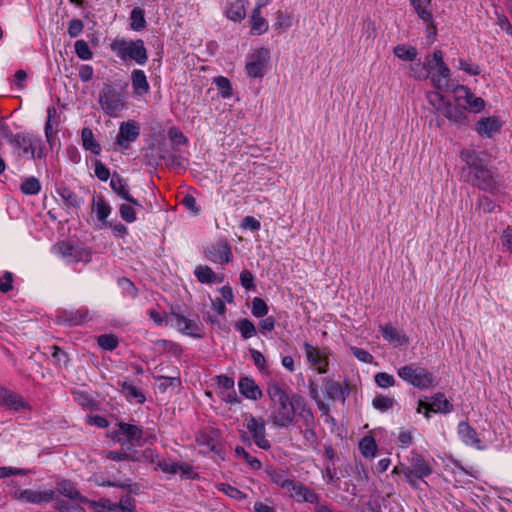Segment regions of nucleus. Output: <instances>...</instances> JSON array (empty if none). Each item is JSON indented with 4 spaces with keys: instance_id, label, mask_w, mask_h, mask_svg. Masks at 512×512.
Masks as SVG:
<instances>
[{
    "instance_id": "1",
    "label": "nucleus",
    "mask_w": 512,
    "mask_h": 512,
    "mask_svg": "<svg viewBox=\"0 0 512 512\" xmlns=\"http://www.w3.org/2000/svg\"><path fill=\"white\" fill-rule=\"evenodd\" d=\"M267 394L271 400V414L269 416L272 424L278 428H287L293 424L296 408L304 402L299 395L290 397L286 385L273 382L267 387Z\"/></svg>"
},
{
    "instance_id": "2",
    "label": "nucleus",
    "mask_w": 512,
    "mask_h": 512,
    "mask_svg": "<svg viewBox=\"0 0 512 512\" xmlns=\"http://www.w3.org/2000/svg\"><path fill=\"white\" fill-rule=\"evenodd\" d=\"M462 161H464L470 169L468 181L472 185L481 190H492L495 182L491 171L484 166L479 154L474 150H462L460 153Z\"/></svg>"
},
{
    "instance_id": "3",
    "label": "nucleus",
    "mask_w": 512,
    "mask_h": 512,
    "mask_svg": "<svg viewBox=\"0 0 512 512\" xmlns=\"http://www.w3.org/2000/svg\"><path fill=\"white\" fill-rule=\"evenodd\" d=\"M110 48L123 61L133 60L139 65H144L148 60L147 49L142 39H115Z\"/></svg>"
},
{
    "instance_id": "4",
    "label": "nucleus",
    "mask_w": 512,
    "mask_h": 512,
    "mask_svg": "<svg viewBox=\"0 0 512 512\" xmlns=\"http://www.w3.org/2000/svg\"><path fill=\"white\" fill-rule=\"evenodd\" d=\"M397 374L403 381L421 390L434 386L433 374L420 366L405 365L398 369Z\"/></svg>"
},
{
    "instance_id": "5",
    "label": "nucleus",
    "mask_w": 512,
    "mask_h": 512,
    "mask_svg": "<svg viewBox=\"0 0 512 512\" xmlns=\"http://www.w3.org/2000/svg\"><path fill=\"white\" fill-rule=\"evenodd\" d=\"M10 145L17 150L18 157L35 159L42 157L41 140L29 133H17L16 137L10 140Z\"/></svg>"
},
{
    "instance_id": "6",
    "label": "nucleus",
    "mask_w": 512,
    "mask_h": 512,
    "mask_svg": "<svg viewBox=\"0 0 512 512\" xmlns=\"http://www.w3.org/2000/svg\"><path fill=\"white\" fill-rule=\"evenodd\" d=\"M98 103L103 112L110 117H117L125 108L123 95L109 84L104 85L100 91Z\"/></svg>"
},
{
    "instance_id": "7",
    "label": "nucleus",
    "mask_w": 512,
    "mask_h": 512,
    "mask_svg": "<svg viewBox=\"0 0 512 512\" xmlns=\"http://www.w3.org/2000/svg\"><path fill=\"white\" fill-rule=\"evenodd\" d=\"M245 427L249 436L244 432L241 436L243 441H252L257 447L263 450L271 448L270 441L266 438V426L263 418H256L249 415L245 419Z\"/></svg>"
},
{
    "instance_id": "8",
    "label": "nucleus",
    "mask_w": 512,
    "mask_h": 512,
    "mask_svg": "<svg viewBox=\"0 0 512 512\" xmlns=\"http://www.w3.org/2000/svg\"><path fill=\"white\" fill-rule=\"evenodd\" d=\"M430 61H432L434 66V70H431V74L429 76L432 85L438 90H448L451 72L443 60L442 51L435 50Z\"/></svg>"
},
{
    "instance_id": "9",
    "label": "nucleus",
    "mask_w": 512,
    "mask_h": 512,
    "mask_svg": "<svg viewBox=\"0 0 512 512\" xmlns=\"http://www.w3.org/2000/svg\"><path fill=\"white\" fill-rule=\"evenodd\" d=\"M270 60V51L261 47L248 56L245 70L252 78H263Z\"/></svg>"
},
{
    "instance_id": "10",
    "label": "nucleus",
    "mask_w": 512,
    "mask_h": 512,
    "mask_svg": "<svg viewBox=\"0 0 512 512\" xmlns=\"http://www.w3.org/2000/svg\"><path fill=\"white\" fill-rule=\"evenodd\" d=\"M54 251L67 259L69 262H84L91 261V251L87 248L75 246L71 242L61 241L54 245Z\"/></svg>"
},
{
    "instance_id": "11",
    "label": "nucleus",
    "mask_w": 512,
    "mask_h": 512,
    "mask_svg": "<svg viewBox=\"0 0 512 512\" xmlns=\"http://www.w3.org/2000/svg\"><path fill=\"white\" fill-rule=\"evenodd\" d=\"M14 500L29 503L43 504L53 501L56 497V491L53 489L38 491L32 489H18L11 494Z\"/></svg>"
},
{
    "instance_id": "12",
    "label": "nucleus",
    "mask_w": 512,
    "mask_h": 512,
    "mask_svg": "<svg viewBox=\"0 0 512 512\" xmlns=\"http://www.w3.org/2000/svg\"><path fill=\"white\" fill-rule=\"evenodd\" d=\"M205 258L213 263L225 265L233 257L231 247L226 239H219L204 250Z\"/></svg>"
},
{
    "instance_id": "13",
    "label": "nucleus",
    "mask_w": 512,
    "mask_h": 512,
    "mask_svg": "<svg viewBox=\"0 0 512 512\" xmlns=\"http://www.w3.org/2000/svg\"><path fill=\"white\" fill-rule=\"evenodd\" d=\"M408 469L411 471V479L416 481L417 479L423 480L433 472L429 461L416 450L410 452V456L408 457Z\"/></svg>"
},
{
    "instance_id": "14",
    "label": "nucleus",
    "mask_w": 512,
    "mask_h": 512,
    "mask_svg": "<svg viewBox=\"0 0 512 512\" xmlns=\"http://www.w3.org/2000/svg\"><path fill=\"white\" fill-rule=\"evenodd\" d=\"M118 429L115 431V439L122 446L127 443L139 444L143 438V430L140 426L119 422Z\"/></svg>"
},
{
    "instance_id": "15",
    "label": "nucleus",
    "mask_w": 512,
    "mask_h": 512,
    "mask_svg": "<svg viewBox=\"0 0 512 512\" xmlns=\"http://www.w3.org/2000/svg\"><path fill=\"white\" fill-rule=\"evenodd\" d=\"M91 320L90 312L87 308L61 310L56 315V322L60 325L78 326Z\"/></svg>"
},
{
    "instance_id": "16",
    "label": "nucleus",
    "mask_w": 512,
    "mask_h": 512,
    "mask_svg": "<svg viewBox=\"0 0 512 512\" xmlns=\"http://www.w3.org/2000/svg\"><path fill=\"white\" fill-rule=\"evenodd\" d=\"M175 327L178 331L194 338H202L204 327L201 322L188 319L184 315L176 312L171 313Z\"/></svg>"
},
{
    "instance_id": "17",
    "label": "nucleus",
    "mask_w": 512,
    "mask_h": 512,
    "mask_svg": "<svg viewBox=\"0 0 512 512\" xmlns=\"http://www.w3.org/2000/svg\"><path fill=\"white\" fill-rule=\"evenodd\" d=\"M455 99L458 103L464 100L465 105L470 111L478 113L485 108V101L481 97L475 96L471 90L464 85H457L453 89Z\"/></svg>"
},
{
    "instance_id": "18",
    "label": "nucleus",
    "mask_w": 512,
    "mask_h": 512,
    "mask_svg": "<svg viewBox=\"0 0 512 512\" xmlns=\"http://www.w3.org/2000/svg\"><path fill=\"white\" fill-rule=\"evenodd\" d=\"M422 408H424L426 411L424 413V416L426 418H429L430 412L435 413H449L453 410V405L450 403L448 399L444 396L443 393H436L434 396H432L431 403H427L425 401L420 400L418 403L417 412L420 413Z\"/></svg>"
},
{
    "instance_id": "19",
    "label": "nucleus",
    "mask_w": 512,
    "mask_h": 512,
    "mask_svg": "<svg viewBox=\"0 0 512 512\" xmlns=\"http://www.w3.org/2000/svg\"><path fill=\"white\" fill-rule=\"evenodd\" d=\"M0 405L14 411L31 410V406L21 395L3 386H0Z\"/></svg>"
},
{
    "instance_id": "20",
    "label": "nucleus",
    "mask_w": 512,
    "mask_h": 512,
    "mask_svg": "<svg viewBox=\"0 0 512 512\" xmlns=\"http://www.w3.org/2000/svg\"><path fill=\"white\" fill-rule=\"evenodd\" d=\"M140 134V127L137 122L130 120L120 125L116 137V144L123 148H129L130 142H134Z\"/></svg>"
},
{
    "instance_id": "21",
    "label": "nucleus",
    "mask_w": 512,
    "mask_h": 512,
    "mask_svg": "<svg viewBox=\"0 0 512 512\" xmlns=\"http://www.w3.org/2000/svg\"><path fill=\"white\" fill-rule=\"evenodd\" d=\"M289 492L290 497L294 498L297 502L318 504L320 501V496L300 481L293 480Z\"/></svg>"
},
{
    "instance_id": "22",
    "label": "nucleus",
    "mask_w": 512,
    "mask_h": 512,
    "mask_svg": "<svg viewBox=\"0 0 512 512\" xmlns=\"http://www.w3.org/2000/svg\"><path fill=\"white\" fill-rule=\"evenodd\" d=\"M57 492L71 500H76L83 504H90L93 507L99 506L95 501H90L88 498L83 496L80 491L76 488L75 484L70 480H62L57 483Z\"/></svg>"
},
{
    "instance_id": "23",
    "label": "nucleus",
    "mask_w": 512,
    "mask_h": 512,
    "mask_svg": "<svg viewBox=\"0 0 512 512\" xmlns=\"http://www.w3.org/2000/svg\"><path fill=\"white\" fill-rule=\"evenodd\" d=\"M304 349L308 362L315 366L319 373H326L329 364L327 356L322 354L317 347L309 344L308 342L304 343Z\"/></svg>"
},
{
    "instance_id": "24",
    "label": "nucleus",
    "mask_w": 512,
    "mask_h": 512,
    "mask_svg": "<svg viewBox=\"0 0 512 512\" xmlns=\"http://www.w3.org/2000/svg\"><path fill=\"white\" fill-rule=\"evenodd\" d=\"M110 186L112 190L122 199L128 201L130 204L134 206L142 207L139 201L131 196L129 192V187L125 179H123L119 174H113L110 181Z\"/></svg>"
},
{
    "instance_id": "25",
    "label": "nucleus",
    "mask_w": 512,
    "mask_h": 512,
    "mask_svg": "<svg viewBox=\"0 0 512 512\" xmlns=\"http://www.w3.org/2000/svg\"><path fill=\"white\" fill-rule=\"evenodd\" d=\"M502 127L501 122L495 116L481 118L476 123V131L482 137L491 138L495 133L499 132Z\"/></svg>"
},
{
    "instance_id": "26",
    "label": "nucleus",
    "mask_w": 512,
    "mask_h": 512,
    "mask_svg": "<svg viewBox=\"0 0 512 512\" xmlns=\"http://www.w3.org/2000/svg\"><path fill=\"white\" fill-rule=\"evenodd\" d=\"M265 473L273 483L283 489H286L287 491H290V486L293 482V479L289 478V472L287 470L276 468L270 465L265 468Z\"/></svg>"
},
{
    "instance_id": "27",
    "label": "nucleus",
    "mask_w": 512,
    "mask_h": 512,
    "mask_svg": "<svg viewBox=\"0 0 512 512\" xmlns=\"http://www.w3.org/2000/svg\"><path fill=\"white\" fill-rule=\"evenodd\" d=\"M238 387L240 393L248 399L258 400L263 396L260 387L256 384L254 379L250 377H241L238 382Z\"/></svg>"
},
{
    "instance_id": "28",
    "label": "nucleus",
    "mask_w": 512,
    "mask_h": 512,
    "mask_svg": "<svg viewBox=\"0 0 512 512\" xmlns=\"http://www.w3.org/2000/svg\"><path fill=\"white\" fill-rule=\"evenodd\" d=\"M247 0H232L228 2L225 15L233 22H241L246 17Z\"/></svg>"
},
{
    "instance_id": "29",
    "label": "nucleus",
    "mask_w": 512,
    "mask_h": 512,
    "mask_svg": "<svg viewBox=\"0 0 512 512\" xmlns=\"http://www.w3.org/2000/svg\"><path fill=\"white\" fill-rule=\"evenodd\" d=\"M442 113L450 122L458 127L466 126L468 124V117L465 111L451 103H447V105H445Z\"/></svg>"
},
{
    "instance_id": "30",
    "label": "nucleus",
    "mask_w": 512,
    "mask_h": 512,
    "mask_svg": "<svg viewBox=\"0 0 512 512\" xmlns=\"http://www.w3.org/2000/svg\"><path fill=\"white\" fill-rule=\"evenodd\" d=\"M131 83L135 95L143 96L150 91V85L143 70L134 69L132 71Z\"/></svg>"
},
{
    "instance_id": "31",
    "label": "nucleus",
    "mask_w": 512,
    "mask_h": 512,
    "mask_svg": "<svg viewBox=\"0 0 512 512\" xmlns=\"http://www.w3.org/2000/svg\"><path fill=\"white\" fill-rule=\"evenodd\" d=\"M458 434L466 445L480 448L481 440L476 430L472 428L468 422L463 421L458 424Z\"/></svg>"
},
{
    "instance_id": "32",
    "label": "nucleus",
    "mask_w": 512,
    "mask_h": 512,
    "mask_svg": "<svg viewBox=\"0 0 512 512\" xmlns=\"http://www.w3.org/2000/svg\"><path fill=\"white\" fill-rule=\"evenodd\" d=\"M382 337L391 344L404 345L408 343V337L401 334L392 324L380 326Z\"/></svg>"
},
{
    "instance_id": "33",
    "label": "nucleus",
    "mask_w": 512,
    "mask_h": 512,
    "mask_svg": "<svg viewBox=\"0 0 512 512\" xmlns=\"http://www.w3.org/2000/svg\"><path fill=\"white\" fill-rule=\"evenodd\" d=\"M250 34L260 36L268 31L269 23L262 16V12L252 11L249 17Z\"/></svg>"
},
{
    "instance_id": "34",
    "label": "nucleus",
    "mask_w": 512,
    "mask_h": 512,
    "mask_svg": "<svg viewBox=\"0 0 512 512\" xmlns=\"http://www.w3.org/2000/svg\"><path fill=\"white\" fill-rule=\"evenodd\" d=\"M81 143L83 148L86 151L91 152L94 155H99L101 153V145L95 139L94 133L91 128L84 127L81 130Z\"/></svg>"
},
{
    "instance_id": "35",
    "label": "nucleus",
    "mask_w": 512,
    "mask_h": 512,
    "mask_svg": "<svg viewBox=\"0 0 512 512\" xmlns=\"http://www.w3.org/2000/svg\"><path fill=\"white\" fill-rule=\"evenodd\" d=\"M323 384L328 399L345 401V390L341 383L330 378H324Z\"/></svg>"
},
{
    "instance_id": "36",
    "label": "nucleus",
    "mask_w": 512,
    "mask_h": 512,
    "mask_svg": "<svg viewBox=\"0 0 512 512\" xmlns=\"http://www.w3.org/2000/svg\"><path fill=\"white\" fill-rule=\"evenodd\" d=\"M431 70H434L432 61L427 60L425 63L418 61L410 65L409 76L416 80H426L429 78Z\"/></svg>"
},
{
    "instance_id": "37",
    "label": "nucleus",
    "mask_w": 512,
    "mask_h": 512,
    "mask_svg": "<svg viewBox=\"0 0 512 512\" xmlns=\"http://www.w3.org/2000/svg\"><path fill=\"white\" fill-rule=\"evenodd\" d=\"M122 394L129 400L134 399L137 403L143 404L146 400L143 392L136 387L131 381L124 380L119 383Z\"/></svg>"
},
{
    "instance_id": "38",
    "label": "nucleus",
    "mask_w": 512,
    "mask_h": 512,
    "mask_svg": "<svg viewBox=\"0 0 512 512\" xmlns=\"http://www.w3.org/2000/svg\"><path fill=\"white\" fill-rule=\"evenodd\" d=\"M417 15L425 23L431 24L433 22L432 12L430 10L431 0H411Z\"/></svg>"
},
{
    "instance_id": "39",
    "label": "nucleus",
    "mask_w": 512,
    "mask_h": 512,
    "mask_svg": "<svg viewBox=\"0 0 512 512\" xmlns=\"http://www.w3.org/2000/svg\"><path fill=\"white\" fill-rule=\"evenodd\" d=\"M196 279L200 283H215L217 282V275L215 272L207 265H199L195 268L194 271Z\"/></svg>"
},
{
    "instance_id": "40",
    "label": "nucleus",
    "mask_w": 512,
    "mask_h": 512,
    "mask_svg": "<svg viewBox=\"0 0 512 512\" xmlns=\"http://www.w3.org/2000/svg\"><path fill=\"white\" fill-rule=\"evenodd\" d=\"M394 55L404 61H414L418 55L417 49L413 46L399 44L393 49Z\"/></svg>"
},
{
    "instance_id": "41",
    "label": "nucleus",
    "mask_w": 512,
    "mask_h": 512,
    "mask_svg": "<svg viewBox=\"0 0 512 512\" xmlns=\"http://www.w3.org/2000/svg\"><path fill=\"white\" fill-rule=\"evenodd\" d=\"M20 190L25 195H36L41 190V183L34 176L27 177L21 183Z\"/></svg>"
},
{
    "instance_id": "42",
    "label": "nucleus",
    "mask_w": 512,
    "mask_h": 512,
    "mask_svg": "<svg viewBox=\"0 0 512 512\" xmlns=\"http://www.w3.org/2000/svg\"><path fill=\"white\" fill-rule=\"evenodd\" d=\"M54 125H58L57 110L55 107H49L47 109V121L45 123V136L48 142L51 141L56 133L53 129Z\"/></svg>"
},
{
    "instance_id": "43",
    "label": "nucleus",
    "mask_w": 512,
    "mask_h": 512,
    "mask_svg": "<svg viewBox=\"0 0 512 512\" xmlns=\"http://www.w3.org/2000/svg\"><path fill=\"white\" fill-rule=\"evenodd\" d=\"M235 454L238 458L243 459L252 470H260L262 468L261 461L250 455L243 447L237 446L235 448Z\"/></svg>"
},
{
    "instance_id": "44",
    "label": "nucleus",
    "mask_w": 512,
    "mask_h": 512,
    "mask_svg": "<svg viewBox=\"0 0 512 512\" xmlns=\"http://www.w3.org/2000/svg\"><path fill=\"white\" fill-rule=\"evenodd\" d=\"M131 28L140 31L146 27L145 12L139 7H135L130 14Z\"/></svg>"
},
{
    "instance_id": "45",
    "label": "nucleus",
    "mask_w": 512,
    "mask_h": 512,
    "mask_svg": "<svg viewBox=\"0 0 512 512\" xmlns=\"http://www.w3.org/2000/svg\"><path fill=\"white\" fill-rule=\"evenodd\" d=\"M58 194H59L60 198L62 199V201L67 206H71L74 208L80 206V203H81L80 199L71 189H69L67 187H62V188L58 189Z\"/></svg>"
},
{
    "instance_id": "46",
    "label": "nucleus",
    "mask_w": 512,
    "mask_h": 512,
    "mask_svg": "<svg viewBox=\"0 0 512 512\" xmlns=\"http://www.w3.org/2000/svg\"><path fill=\"white\" fill-rule=\"evenodd\" d=\"M235 328L241 333L244 339H249L256 334L254 324L248 319H241L236 322Z\"/></svg>"
},
{
    "instance_id": "47",
    "label": "nucleus",
    "mask_w": 512,
    "mask_h": 512,
    "mask_svg": "<svg viewBox=\"0 0 512 512\" xmlns=\"http://www.w3.org/2000/svg\"><path fill=\"white\" fill-rule=\"evenodd\" d=\"M98 345L107 351H113L119 345L118 337L113 334H102L97 338Z\"/></svg>"
},
{
    "instance_id": "48",
    "label": "nucleus",
    "mask_w": 512,
    "mask_h": 512,
    "mask_svg": "<svg viewBox=\"0 0 512 512\" xmlns=\"http://www.w3.org/2000/svg\"><path fill=\"white\" fill-rule=\"evenodd\" d=\"M216 487L219 491L223 492L224 494H226L227 496H229L233 499L244 500L247 498V495L244 492H242L241 490H239L238 488H236L230 484L219 483V484H217Z\"/></svg>"
},
{
    "instance_id": "49",
    "label": "nucleus",
    "mask_w": 512,
    "mask_h": 512,
    "mask_svg": "<svg viewBox=\"0 0 512 512\" xmlns=\"http://www.w3.org/2000/svg\"><path fill=\"white\" fill-rule=\"evenodd\" d=\"M359 448L365 457H374L377 451V445L373 437H364L359 443Z\"/></svg>"
},
{
    "instance_id": "50",
    "label": "nucleus",
    "mask_w": 512,
    "mask_h": 512,
    "mask_svg": "<svg viewBox=\"0 0 512 512\" xmlns=\"http://www.w3.org/2000/svg\"><path fill=\"white\" fill-rule=\"evenodd\" d=\"M214 83L223 98H230L232 96V86L228 78L218 76L214 79Z\"/></svg>"
},
{
    "instance_id": "51",
    "label": "nucleus",
    "mask_w": 512,
    "mask_h": 512,
    "mask_svg": "<svg viewBox=\"0 0 512 512\" xmlns=\"http://www.w3.org/2000/svg\"><path fill=\"white\" fill-rule=\"evenodd\" d=\"M118 286L122 289L125 296L136 298L138 296V289L134 283L128 278L122 277L118 280Z\"/></svg>"
},
{
    "instance_id": "52",
    "label": "nucleus",
    "mask_w": 512,
    "mask_h": 512,
    "mask_svg": "<svg viewBox=\"0 0 512 512\" xmlns=\"http://www.w3.org/2000/svg\"><path fill=\"white\" fill-rule=\"evenodd\" d=\"M75 53L82 60H90L93 53L85 40H77L75 42Z\"/></svg>"
},
{
    "instance_id": "53",
    "label": "nucleus",
    "mask_w": 512,
    "mask_h": 512,
    "mask_svg": "<svg viewBox=\"0 0 512 512\" xmlns=\"http://www.w3.org/2000/svg\"><path fill=\"white\" fill-rule=\"evenodd\" d=\"M299 417L301 418L305 427H314L315 419L312 410L306 407L305 401L300 405Z\"/></svg>"
},
{
    "instance_id": "54",
    "label": "nucleus",
    "mask_w": 512,
    "mask_h": 512,
    "mask_svg": "<svg viewBox=\"0 0 512 512\" xmlns=\"http://www.w3.org/2000/svg\"><path fill=\"white\" fill-rule=\"evenodd\" d=\"M372 405L377 410L386 411L393 407L394 399L387 396L378 395L373 399Z\"/></svg>"
},
{
    "instance_id": "55",
    "label": "nucleus",
    "mask_w": 512,
    "mask_h": 512,
    "mask_svg": "<svg viewBox=\"0 0 512 512\" xmlns=\"http://www.w3.org/2000/svg\"><path fill=\"white\" fill-rule=\"evenodd\" d=\"M268 313V306L266 302L259 297H255L252 301V314L255 317L261 318Z\"/></svg>"
},
{
    "instance_id": "56",
    "label": "nucleus",
    "mask_w": 512,
    "mask_h": 512,
    "mask_svg": "<svg viewBox=\"0 0 512 512\" xmlns=\"http://www.w3.org/2000/svg\"><path fill=\"white\" fill-rule=\"evenodd\" d=\"M427 99L429 103L438 111H442L445 105H447V103L444 101L443 95L440 94L438 91L428 92Z\"/></svg>"
},
{
    "instance_id": "57",
    "label": "nucleus",
    "mask_w": 512,
    "mask_h": 512,
    "mask_svg": "<svg viewBox=\"0 0 512 512\" xmlns=\"http://www.w3.org/2000/svg\"><path fill=\"white\" fill-rule=\"evenodd\" d=\"M110 212H111V207L104 199H100L96 203V214H97L98 220L104 222L105 224H108L106 219L109 216Z\"/></svg>"
},
{
    "instance_id": "58",
    "label": "nucleus",
    "mask_w": 512,
    "mask_h": 512,
    "mask_svg": "<svg viewBox=\"0 0 512 512\" xmlns=\"http://www.w3.org/2000/svg\"><path fill=\"white\" fill-rule=\"evenodd\" d=\"M392 474H403L405 476L406 481L413 487L418 488V482L416 480L411 479V471L408 469V465L404 463H399L396 465Z\"/></svg>"
},
{
    "instance_id": "59",
    "label": "nucleus",
    "mask_w": 512,
    "mask_h": 512,
    "mask_svg": "<svg viewBox=\"0 0 512 512\" xmlns=\"http://www.w3.org/2000/svg\"><path fill=\"white\" fill-rule=\"evenodd\" d=\"M375 383L381 388H388L395 385V379L386 372H379L374 376Z\"/></svg>"
},
{
    "instance_id": "60",
    "label": "nucleus",
    "mask_w": 512,
    "mask_h": 512,
    "mask_svg": "<svg viewBox=\"0 0 512 512\" xmlns=\"http://www.w3.org/2000/svg\"><path fill=\"white\" fill-rule=\"evenodd\" d=\"M240 282H241V285L244 289L246 290H255L256 288V285L254 283V276L253 274L247 270V269H244L241 273H240Z\"/></svg>"
},
{
    "instance_id": "61",
    "label": "nucleus",
    "mask_w": 512,
    "mask_h": 512,
    "mask_svg": "<svg viewBox=\"0 0 512 512\" xmlns=\"http://www.w3.org/2000/svg\"><path fill=\"white\" fill-rule=\"evenodd\" d=\"M119 213L121 218L128 223H132L136 220V212L131 205L121 204L119 207Z\"/></svg>"
},
{
    "instance_id": "62",
    "label": "nucleus",
    "mask_w": 512,
    "mask_h": 512,
    "mask_svg": "<svg viewBox=\"0 0 512 512\" xmlns=\"http://www.w3.org/2000/svg\"><path fill=\"white\" fill-rule=\"evenodd\" d=\"M94 173L101 181H107L110 177L109 169L98 159L94 160Z\"/></svg>"
},
{
    "instance_id": "63",
    "label": "nucleus",
    "mask_w": 512,
    "mask_h": 512,
    "mask_svg": "<svg viewBox=\"0 0 512 512\" xmlns=\"http://www.w3.org/2000/svg\"><path fill=\"white\" fill-rule=\"evenodd\" d=\"M168 136L174 145L179 146L187 143L186 136L177 127H171Z\"/></svg>"
},
{
    "instance_id": "64",
    "label": "nucleus",
    "mask_w": 512,
    "mask_h": 512,
    "mask_svg": "<svg viewBox=\"0 0 512 512\" xmlns=\"http://www.w3.org/2000/svg\"><path fill=\"white\" fill-rule=\"evenodd\" d=\"M119 510L121 512H134L135 511V500L130 495L121 497L119 503Z\"/></svg>"
}]
</instances>
